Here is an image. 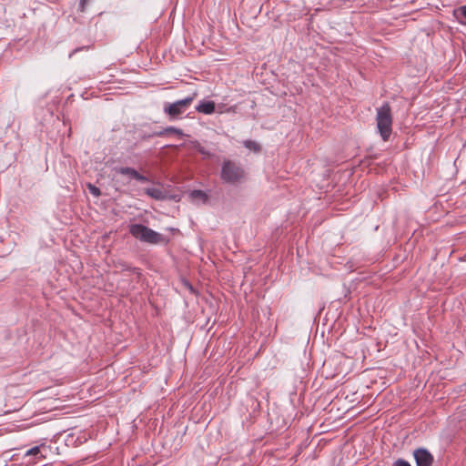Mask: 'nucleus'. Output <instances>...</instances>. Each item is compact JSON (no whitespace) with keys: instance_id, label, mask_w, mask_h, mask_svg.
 <instances>
[{"instance_id":"obj_1","label":"nucleus","mask_w":466,"mask_h":466,"mask_svg":"<svg viewBox=\"0 0 466 466\" xmlns=\"http://www.w3.org/2000/svg\"><path fill=\"white\" fill-rule=\"evenodd\" d=\"M247 171L241 163L224 159L220 169V179L224 184L238 186L247 180Z\"/></svg>"},{"instance_id":"obj_2","label":"nucleus","mask_w":466,"mask_h":466,"mask_svg":"<svg viewBox=\"0 0 466 466\" xmlns=\"http://www.w3.org/2000/svg\"><path fill=\"white\" fill-rule=\"evenodd\" d=\"M377 128L384 141H387L392 131V114L388 102L377 108L376 115Z\"/></svg>"},{"instance_id":"obj_3","label":"nucleus","mask_w":466,"mask_h":466,"mask_svg":"<svg viewBox=\"0 0 466 466\" xmlns=\"http://www.w3.org/2000/svg\"><path fill=\"white\" fill-rule=\"evenodd\" d=\"M129 232L134 238L145 243L157 245L167 242L166 238L162 234L142 224L131 225L129 227Z\"/></svg>"},{"instance_id":"obj_4","label":"nucleus","mask_w":466,"mask_h":466,"mask_svg":"<svg viewBox=\"0 0 466 466\" xmlns=\"http://www.w3.org/2000/svg\"><path fill=\"white\" fill-rule=\"evenodd\" d=\"M196 96L197 93L195 92L184 99L177 100L174 103H167L164 106V112L167 114L171 118H177L186 111V109L194 101Z\"/></svg>"},{"instance_id":"obj_5","label":"nucleus","mask_w":466,"mask_h":466,"mask_svg":"<svg viewBox=\"0 0 466 466\" xmlns=\"http://www.w3.org/2000/svg\"><path fill=\"white\" fill-rule=\"evenodd\" d=\"M413 456L416 461V466H431L433 462L432 455L424 448L416 449L413 451Z\"/></svg>"},{"instance_id":"obj_6","label":"nucleus","mask_w":466,"mask_h":466,"mask_svg":"<svg viewBox=\"0 0 466 466\" xmlns=\"http://www.w3.org/2000/svg\"><path fill=\"white\" fill-rule=\"evenodd\" d=\"M115 172L117 174L127 176L130 179H136L141 182H147L148 178L141 174H139L135 168L128 167H119L114 168Z\"/></svg>"},{"instance_id":"obj_7","label":"nucleus","mask_w":466,"mask_h":466,"mask_svg":"<svg viewBox=\"0 0 466 466\" xmlns=\"http://www.w3.org/2000/svg\"><path fill=\"white\" fill-rule=\"evenodd\" d=\"M216 106L213 101L208 100H201L198 105L196 106V110L198 113H202L205 115H211L215 112Z\"/></svg>"},{"instance_id":"obj_8","label":"nucleus","mask_w":466,"mask_h":466,"mask_svg":"<svg viewBox=\"0 0 466 466\" xmlns=\"http://www.w3.org/2000/svg\"><path fill=\"white\" fill-rule=\"evenodd\" d=\"M46 448V444L42 443L41 445L35 446L28 451H25V456H34L37 459H46V455L43 453L42 449Z\"/></svg>"},{"instance_id":"obj_9","label":"nucleus","mask_w":466,"mask_h":466,"mask_svg":"<svg viewBox=\"0 0 466 466\" xmlns=\"http://www.w3.org/2000/svg\"><path fill=\"white\" fill-rule=\"evenodd\" d=\"M168 134H176L177 136H184V133L182 131V129H179V128H177L175 127H168L163 130H160V131H157V132H155L152 136H155V137H164L166 135H168Z\"/></svg>"},{"instance_id":"obj_10","label":"nucleus","mask_w":466,"mask_h":466,"mask_svg":"<svg viewBox=\"0 0 466 466\" xmlns=\"http://www.w3.org/2000/svg\"><path fill=\"white\" fill-rule=\"evenodd\" d=\"M146 194L157 200H163L166 198V193L160 188L149 187L146 189Z\"/></svg>"},{"instance_id":"obj_11","label":"nucleus","mask_w":466,"mask_h":466,"mask_svg":"<svg viewBox=\"0 0 466 466\" xmlns=\"http://www.w3.org/2000/svg\"><path fill=\"white\" fill-rule=\"evenodd\" d=\"M189 198L192 201H201L203 203L207 202L208 200V196L207 194L202 191V190H198V189H195V190H192L190 193H189Z\"/></svg>"},{"instance_id":"obj_12","label":"nucleus","mask_w":466,"mask_h":466,"mask_svg":"<svg viewBox=\"0 0 466 466\" xmlns=\"http://www.w3.org/2000/svg\"><path fill=\"white\" fill-rule=\"evenodd\" d=\"M191 145L194 149L198 150L204 157H211L213 156L209 151H208L204 147H202L198 141H192Z\"/></svg>"},{"instance_id":"obj_13","label":"nucleus","mask_w":466,"mask_h":466,"mask_svg":"<svg viewBox=\"0 0 466 466\" xmlns=\"http://www.w3.org/2000/svg\"><path fill=\"white\" fill-rule=\"evenodd\" d=\"M243 145L246 148L253 152H259L261 149L260 146L256 141L253 140H245L243 142Z\"/></svg>"},{"instance_id":"obj_14","label":"nucleus","mask_w":466,"mask_h":466,"mask_svg":"<svg viewBox=\"0 0 466 466\" xmlns=\"http://www.w3.org/2000/svg\"><path fill=\"white\" fill-rule=\"evenodd\" d=\"M87 188L89 192L95 197H99L101 195L100 189L92 184H88Z\"/></svg>"},{"instance_id":"obj_15","label":"nucleus","mask_w":466,"mask_h":466,"mask_svg":"<svg viewBox=\"0 0 466 466\" xmlns=\"http://www.w3.org/2000/svg\"><path fill=\"white\" fill-rule=\"evenodd\" d=\"M392 466H411L410 463L404 459H397L393 461Z\"/></svg>"},{"instance_id":"obj_16","label":"nucleus","mask_w":466,"mask_h":466,"mask_svg":"<svg viewBox=\"0 0 466 466\" xmlns=\"http://www.w3.org/2000/svg\"><path fill=\"white\" fill-rule=\"evenodd\" d=\"M88 0H80L79 2V9L81 12H84L86 10V5L87 4Z\"/></svg>"},{"instance_id":"obj_17","label":"nucleus","mask_w":466,"mask_h":466,"mask_svg":"<svg viewBox=\"0 0 466 466\" xmlns=\"http://www.w3.org/2000/svg\"><path fill=\"white\" fill-rule=\"evenodd\" d=\"M120 265H121L122 270H132L134 272L137 270L136 268H131L130 266H128L127 264H120Z\"/></svg>"},{"instance_id":"obj_18","label":"nucleus","mask_w":466,"mask_h":466,"mask_svg":"<svg viewBox=\"0 0 466 466\" xmlns=\"http://www.w3.org/2000/svg\"><path fill=\"white\" fill-rule=\"evenodd\" d=\"M461 15L466 18V5L461 7Z\"/></svg>"},{"instance_id":"obj_19","label":"nucleus","mask_w":466,"mask_h":466,"mask_svg":"<svg viewBox=\"0 0 466 466\" xmlns=\"http://www.w3.org/2000/svg\"><path fill=\"white\" fill-rule=\"evenodd\" d=\"M77 50H78V49H75V50H74V52H73L72 54H70V56H69L71 57V56H72V55H73L74 53L77 52Z\"/></svg>"}]
</instances>
